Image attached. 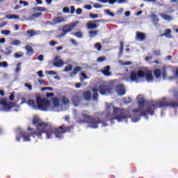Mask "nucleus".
<instances>
[{
    "mask_svg": "<svg viewBox=\"0 0 178 178\" xmlns=\"http://www.w3.org/2000/svg\"><path fill=\"white\" fill-rule=\"evenodd\" d=\"M32 124L36 129L35 131L31 134L26 131L21 132V137L24 138V141H31L30 137H37L39 140H42V134H46L47 139L52 138L54 134L56 138H63V134L70 133L73 129V126L67 127L64 124L58 128L52 127L49 122L41 121L38 116L33 117Z\"/></svg>",
    "mask_w": 178,
    "mask_h": 178,
    "instance_id": "f257e3e1",
    "label": "nucleus"
},
{
    "mask_svg": "<svg viewBox=\"0 0 178 178\" xmlns=\"http://www.w3.org/2000/svg\"><path fill=\"white\" fill-rule=\"evenodd\" d=\"M113 111V115L118 122H123L127 120L130 118V112L129 110L122 108H116L112 104H107L106 106V111L107 113H111Z\"/></svg>",
    "mask_w": 178,
    "mask_h": 178,
    "instance_id": "f03ea898",
    "label": "nucleus"
},
{
    "mask_svg": "<svg viewBox=\"0 0 178 178\" xmlns=\"http://www.w3.org/2000/svg\"><path fill=\"white\" fill-rule=\"evenodd\" d=\"M81 118L83 119L79 118L77 120L78 123H88L89 127L92 129H98V124H102V126H107V120H101L99 118H94L92 116L88 115L87 114H81Z\"/></svg>",
    "mask_w": 178,
    "mask_h": 178,
    "instance_id": "7ed1b4c3",
    "label": "nucleus"
},
{
    "mask_svg": "<svg viewBox=\"0 0 178 178\" xmlns=\"http://www.w3.org/2000/svg\"><path fill=\"white\" fill-rule=\"evenodd\" d=\"M36 104L38 109L40 111H47L50 105L49 100L41 98L40 95L36 96Z\"/></svg>",
    "mask_w": 178,
    "mask_h": 178,
    "instance_id": "20e7f679",
    "label": "nucleus"
},
{
    "mask_svg": "<svg viewBox=\"0 0 178 178\" xmlns=\"http://www.w3.org/2000/svg\"><path fill=\"white\" fill-rule=\"evenodd\" d=\"M79 24V22H73L69 24H65L62 29V33L59 35V37H65L67 33H70L76 26Z\"/></svg>",
    "mask_w": 178,
    "mask_h": 178,
    "instance_id": "39448f33",
    "label": "nucleus"
},
{
    "mask_svg": "<svg viewBox=\"0 0 178 178\" xmlns=\"http://www.w3.org/2000/svg\"><path fill=\"white\" fill-rule=\"evenodd\" d=\"M138 76H140V79L145 77L147 81L149 83L154 81V76L152 75V72L149 70H138Z\"/></svg>",
    "mask_w": 178,
    "mask_h": 178,
    "instance_id": "423d86ee",
    "label": "nucleus"
},
{
    "mask_svg": "<svg viewBox=\"0 0 178 178\" xmlns=\"http://www.w3.org/2000/svg\"><path fill=\"white\" fill-rule=\"evenodd\" d=\"M101 95H106V94H112V86L111 85L100 84L98 88Z\"/></svg>",
    "mask_w": 178,
    "mask_h": 178,
    "instance_id": "0eeeda50",
    "label": "nucleus"
},
{
    "mask_svg": "<svg viewBox=\"0 0 178 178\" xmlns=\"http://www.w3.org/2000/svg\"><path fill=\"white\" fill-rule=\"evenodd\" d=\"M102 22H104V19L88 21L86 24V27L88 30H95V29H98V27H99V24L98 23H102Z\"/></svg>",
    "mask_w": 178,
    "mask_h": 178,
    "instance_id": "6e6552de",
    "label": "nucleus"
},
{
    "mask_svg": "<svg viewBox=\"0 0 178 178\" xmlns=\"http://www.w3.org/2000/svg\"><path fill=\"white\" fill-rule=\"evenodd\" d=\"M0 104L1 105H2V106H3L5 109H6V111H10V109H12V108L15 106V103H13V102L8 103V102L6 99H2L0 102Z\"/></svg>",
    "mask_w": 178,
    "mask_h": 178,
    "instance_id": "1a4fd4ad",
    "label": "nucleus"
},
{
    "mask_svg": "<svg viewBox=\"0 0 178 178\" xmlns=\"http://www.w3.org/2000/svg\"><path fill=\"white\" fill-rule=\"evenodd\" d=\"M116 92L118 95H120L121 97H123L126 94V88H124V86L122 84H120L116 86Z\"/></svg>",
    "mask_w": 178,
    "mask_h": 178,
    "instance_id": "9d476101",
    "label": "nucleus"
},
{
    "mask_svg": "<svg viewBox=\"0 0 178 178\" xmlns=\"http://www.w3.org/2000/svg\"><path fill=\"white\" fill-rule=\"evenodd\" d=\"M126 0H99V2H102V3H109V5H113L117 2V3H124Z\"/></svg>",
    "mask_w": 178,
    "mask_h": 178,
    "instance_id": "9b49d317",
    "label": "nucleus"
},
{
    "mask_svg": "<svg viewBox=\"0 0 178 178\" xmlns=\"http://www.w3.org/2000/svg\"><path fill=\"white\" fill-rule=\"evenodd\" d=\"M65 65V63H63V60L62 59L59 58V56H56L54 60V66L55 67H62V66Z\"/></svg>",
    "mask_w": 178,
    "mask_h": 178,
    "instance_id": "f8f14e48",
    "label": "nucleus"
},
{
    "mask_svg": "<svg viewBox=\"0 0 178 178\" xmlns=\"http://www.w3.org/2000/svg\"><path fill=\"white\" fill-rule=\"evenodd\" d=\"M72 101L74 106H78V105H80V103L81 102V97L79 95H74L72 97Z\"/></svg>",
    "mask_w": 178,
    "mask_h": 178,
    "instance_id": "ddd939ff",
    "label": "nucleus"
},
{
    "mask_svg": "<svg viewBox=\"0 0 178 178\" xmlns=\"http://www.w3.org/2000/svg\"><path fill=\"white\" fill-rule=\"evenodd\" d=\"M135 38L137 41H144V40H145L146 38L145 33L143 32L137 31L136 33Z\"/></svg>",
    "mask_w": 178,
    "mask_h": 178,
    "instance_id": "4468645a",
    "label": "nucleus"
},
{
    "mask_svg": "<svg viewBox=\"0 0 178 178\" xmlns=\"http://www.w3.org/2000/svg\"><path fill=\"white\" fill-rule=\"evenodd\" d=\"M140 79V76H138V71H132L130 72V79L131 81H137Z\"/></svg>",
    "mask_w": 178,
    "mask_h": 178,
    "instance_id": "2eb2a0df",
    "label": "nucleus"
},
{
    "mask_svg": "<svg viewBox=\"0 0 178 178\" xmlns=\"http://www.w3.org/2000/svg\"><path fill=\"white\" fill-rule=\"evenodd\" d=\"M136 99L140 107H143L144 106V105H145V99H144V97L143 95H138Z\"/></svg>",
    "mask_w": 178,
    "mask_h": 178,
    "instance_id": "dca6fc26",
    "label": "nucleus"
},
{
    "mask_svg": "<svg viewBox=\"0 0 178 178\" xmlns=\"http://www.w3.org/2000/svg\"><path fill=\"white\" fill-rule=\"evenodd\" d=\"M52 22L53 23H54V24H59L60 23H65V22H66V19L62 17H56L53 18Z\"/></svg>",
    "mask_w": 178,
    "mask_h": 178,
    "instance_id": "f3484780",
    "label": "nucleus"
},
{
    "mask_svg": "<svg viewBox=\"0 0 178 178\" xmlns=\"http://www.w3.org/2000/svg\"><path fill=\"white\" fill-rule=\"evenodd\" d=\"M160 36L166 37V38H172V29H165L164 33H162Z\"/></svg>",
    "mask_w": 178,
    "mask_h": 178,
    "instance_id": "a211bd4d",
    "label": "nucleus"
},
{
    "mask_svg": "<svg viewBox=\"0 0 178 178\" xmlns=\"http://www.w3.org/2000/svg\"><path fill=\"white\" fill-rule=\"evenodd\" d=\"M1 52H2V54H4V55H7L8 56L10 55L12 52H13V47L12 46H8L6 48V51L1 50Z\"/></svg>",
    "mask_w": 178,
    "mask_h": 178,
    "instance_id": "6ab92c4d",
    "label": "nucleus"
},
{
    "mask_svg": "<svg viewBox=\"0 0 178 178\" xmlns=\"http://www.w3.org/2000/svg\"><path fill=\"white\" fill-rule=\"evenodd\" d=\"M83 97L85 101H90L92 98L91 92L90 90H86L83 93Z\"/></svg>",
    "mask_w": 178,
    "mask_h": 178,
    "instance_id": "aec40b11",
    "label": "nucleus"
},
{
    "mask_svg": "<svg viewBox=\"0 0 178 178\" xmlns=\"http://www.w3.org/2000/svg\"><path fill=\"white\" fill-rule=\"evenodd\" d=\"M25 49L27 51L26 55H28V56L34 55V49H33V47L27 45L25 47Z\"/></svg>",
    "mask_w": 178,
    "mask_h": 178,
    "instance_id": "412c9836",
    "label": "nucleus"
},
{
    "mask_svg": "<svg viewBox=\"0 0 178 178\" xmlns=\"http://www.w3.org/2000/svg\"><path fill=\"white\" fill-rule=\"evenodd\" d=\"M109 70H111V66L107 65L104 67V70H103L102 72L103 73V74H104V76H106L108 77L111 76V72Z\"/></svg>",
    "mask_w": 178,
    "mask_h": 178,
    "instance_id": "4be33fe9",
    "label": "nucleus"
},
{
    "mask_svg": "<svg viewBox=\"0 0 178 178\" xmlns=\"http://www.w3.org/2000/svg\"><path fill=\"white\" fill-rule=\"evenodd\" d=\"M26 34H29V37H34V35L40 34V31H35L34 29L28 30Z\"/></svg>",
    "mask_w": 178,
    "mask_h": 178,
    "instance_id": "5701e85b",
    "label": "nucleus"
},
{
    "mask_svg": "<svg viewBox=\"0 0 178 178\" xmlns=\"http://www.w3.org/2000/svg\"><path fill=\"white\" fill-rule=\"evenodd\" d=\"M159 16H161V17H162L163 20H167L168 22H170V20H173V17H172L171 15H168L166 14L161 13L159 15Z\"/></svg>",
    "mask_w": 178,
    "mask_h": 178,
    "instance_id": "b1692460",
    "label": "nucleus"
},
{
    "mask_svg": "<svg viewBox=\"0 0 178 178\" xmlns=\"http://www.w3.org/2000/svg\"><path fill=\"white\" fill-rule=\"evenodd\" d=\"M92 91H93V95H92L93 101H98V98L99 97V95L98 94V89L95 88L92 89Z\"/></svg>",
    "mask_w": 178,
    "mask_h": 178,
    "instance_id": "393cba45",
    "label": "nucleus"
},
{
    "mask_svg": "<svg viewBox=\"0 0 178 178\" xmlns=\"http://www.w3.org/2000/svg\"><path fill=\"white\" fill-rule=\"evenodd\" d=\"M81 70H83V67L76 66L73 69V71L71 73V74L72 76H76V74H77L79 72H81Z\"/></svg>",
    "mask_w": 178,
    "mask_h": 178,
    "instance_id": "a878e982",
    "label": "nucleus"
},
{
    "mask_svg": "<svg viewBox=\"0 0 178 178\" xmlns=\"http://www.w3.org/2000/svg\"><path fill=\"white\" fill-rule=\"evenodd\" d=\"M154 74L156 79H159L162 76V72L159 69H156L154 71Z\"/></svg>",
    "mask_w": 178,
    "mask_h": 178,
    "instance_id": "bb28decb",
    "label": "nucleus"
},
{
    "mask_svg": "<svg viewBox=\"0 0 178 178\" xmlns=\"http://www.w3.org/2000/svg\"><path fill=\"white\" fill-rule=\"evenodd\" d=\"M98 33H99V30H92L89 31V37L90 38H92L93 37H95L96 35H98Z\"/></svg>",
    "mask_w": 178,
    "mask_h": 178,
    "instance_id": "cd10ccee",
    "label": "nucleus"
},
{
    "mask_svg": "<svg viewBox=\"0 0 178 178\" xmlns=\"http://www.w3.org/2000/svg\"><path fill=\"white\" fill-rule=\"evenodd\" d=\"M27 104L29 106H31L34 109H37V105L35 104V101L29 99L28 100Z\"/></svg>",
    "mask_w": 178,
    "mask_h": 178,
    "instance_id": "c85d7f7f",
    "label": "nucleus"
},
{
    "mask_svg": "<svg viewBox=\"0 0 178 178\" xmlns=\"http://www.w3.org/2000/svg\"><path fill=\"white\" fill-rule=\"evenodd\" d=\"M33 10L34 12H45L47 8L45 7H34Z\"/></svg>",
    "mask_w": 178,
    "mask_h": 178,
    "instance_id": "c756f323",
    "label": "nucleus"
},
{
    "mask_svg": "<svg viewBox=\"0 0 178 178\" xmlns=\"http://www.w3.org/2000/svg\"><path fill=\"white\" fill-rule=\"evenodd\" d=\"M62 103L63 105H69V104H70V101L67 97H66V96H64L62 97Z\"/></svg>",
    "mask_w": 178,
    "mask_h": 178,
    "instance_id": "7c9ffc66",
    "label": "nucleus"
},
{
    "mask_svg": "<svg viewBox=\"0 0 178 178\" xmlns=\"http://www.w3.org/2000/svg\"><path fill=\"white\" fill-rule=\"evenodd\" d=\"M59 102H60L59 98H58V97L53 98V104L54 106H56V107L59 106Z\"/></svg>",
    "mask_w": 178,
    "mask_h": 178,
    "instance_id": "2f4dec72",
    "label": "nucleus"
},
{
    "mask_svg": "<svg viewBox=\"0 0 178 178\" xmlns=\"http://www.w3.org/2000/svg\"><path fill=\"white\" fill-rule=\"evenodd\" d=\"M40 16H42V13H36L32 14L31 16V19H37V17H40Z\"/></svg>",
    "mask_w": 178,
    "mask_h": 178,
    "instance_id": "473e14b6",
    "label": "nucleus"
},
{
    "mask_svg": "<svg viewBox=\"0 0 178 178\" xmlns=\"http://www.w3.org/2000/svg\"><path fill=\"white\" fill-rule=\"evenodd\" d=\"M72 69H73V65L72 64H70L64 68L63 72H70Z\"/></svg>",
    "mask_w": 178,
    "mask_h": 178,
    "instance_id": "72a5a7b5",
    "label": "nucleus"
},
{
    "mask_svg": "<svg viewBox=\"0 0 178 178\" xmlns=\"http://www.w3.org/2000/svg\"><path fill=\"white\" fill-rule=\"evenodd\" d=\"M95 48H96L97 51H101V49H102V45H101V43L97 42L95 44Z\"/></svg>",
    "mask_w": 178,
    "mask_h": 178,
    "instance_id": "f704fd0d",
    "label": "nucleus"
},
{
    "mask_svg": "<svg viewBox=\"0 0 178 178\" xmlns=\"http://www.w3.org/2000/svg\"><path fill=\"white\" fill-rule=\"evenodd\" d=\"M152 19L154 23H158V22H159V19L158 18V15H152Z\"/></svg>",
    "mask_w": 178,
    "mask_h": 178,
    "instance_id": "c9c22d12",
    "label": "nucleus"
},
{
    "mask_svg": "<svg viewBox=\"0 0 178 178\" xmlns=\"http://www.w3.org/2000/svg\"><path fill=\"white\" fill-rule=\"evenodd\" d=\"M74 35H75V37H77V38H83V33H81V31L76 32Z\"/></svg>",
    "mask_w": 178,
    "mask_h": 178,
    "instance_id": "e433bc0d",
    "label": "nucleus"
},
{
    "mask_svg": "<svg viewBox=\"0 0 178 178\" xmlns=\"http://www.w3.org/2000/svg\"><path fill=\"white\" fill-rule=\"evenodd\" d=\"M15 58L18 59L19 58H23V53L22 52H16L15 54Z\"/></svg>",
    "mask_w": 178,
    "mask_h": 178,
    "instance_id": "4c0bfd02",
    "label": "nucleus"
},
{
    "mask_svg": "<svg viewBox=\"0 0 178 178\" xmlns=\"http://www.w3.org/2000/svg\"><path fill=\"white\" fill-rule=\"evenodd\" d=\"M89 16L90 19H98V14H92V13H90Z\"/></svg>",
    "mask_w": 178,
    "mask_h": 178,
    "instance_id": "58836bf2",
    "label": "nucleus"
},
{
    "mask_svg": "<svg viewBox=\"0 0 178 178\" xmlns=\"http://www.w3.org/2000/svg\"><path fill=\"white\" fill-rule=\"evenodd\" d=\"M22 65V63H18L17 64V67L15 68V73H19L20 72V65Z\"/></svg>",
    "mask_w": 178,
    "mask_h": 178,
    "instance_id": "ea45409f",
    "label": "nucleus"
},
{
    "mask_svg": "<svg viewBox=\"0 0 178 178\" xmlns=\"http://www.w3.org/2000/svg\"><path fill=\"white\" fill-rule=\"evenodd\" d=\"M0 67H8V63L6 61L0 62Z\"/></svg>",
    "mask_w": 178,
    "mask_h": 178,
    "instance_id": "a19ab883",
    "label": "nucleus"
},
{
    "mask_svg": "<svg viewBox=\"0 0 178 178\" xmlns=\"http://www.w3.org/2000/svg\"><path fill=\"white\" fill-rule=\"evenodd\" d=\"M161 74L163 76V79H166L167 75H166V68L164 67L162 70Z\"/></svg>",
    "mask_w": 178,
    "mask_h": 178,
    "instance_id": "79ce46f5",
    "label": "nucleus"
},
{
    "mask_svg": "<svg viewBox=\"0 0 178 178\" xmlns=\"http://www.w3.org/2000/svg\"><path fill=\"white\" fill-rule=\"evenodd\" d=\"M47 90H49V91H53L54 88H52V87H43V88H42V91H47Z\"/></svg>",
    "mask_w": 178,
    "mask_h": 178,
    "instance_id": "37998d69",
    "label": "nucleus"
},
{
    "mask_svg": "<svg viewBox=\"0 0 178 178\" xmlns=\"http://www.w3.org/2000/svg\"><path fill=\"white\" fill-rule=\"evenodd\" d=\"M1 34H3L4 35H9V34H10V31L9 30L1 31Z\"/></svg>",
    "mask_w": 178,
    "mask_h": 178,
    "instance_id": "c03bdc74",
    "label": "nucleus"
},
{
    "mask_svg": "<svg viewBox=\"0 0 178 178\" xmlns=\"http://www.w3.org/2000/svg\"><path fill=\"white\" fill-rule=\"evenodd\" d=\"M106 13L109 16H111V17H114L115 13L111 12L110 10H106Z\"/></svg>",
    "mask_w": 178,
    "mask_h": 178,
    "instance_id": "a18cd8bd",
    "label": "nucleus"
},
{
    "mask_svg": "<svg viewBox=\"0 0 178 178\" xmlns=\"http://www.w3.org/2000/svg\"><path fill=\"white\" fill-rule=\"evenodd\" d=\"M20 5H24V6H29V2L26 1L21 0L19 1Z\"/></svg>",
    "mask_w": 178,
    "mask_h": 178,
    "instance_id": "49530a36",
    "label": "nucleus"
},
{
    "mask_svg": "<svg viewBox=\"0 0 178 178\" xmlns=\"http://www.w3.org/2000/svg\"><path fill=\"white\" fill-rule=\"evenodd\" d=\"M22 44V42L19 40H16L13 41V43H12L13 45H20Z\"/></svg>",
    "mask_w": 178,
    "mask_h": 178,
    "instance_id": "de8ad7c7",
    "label": "nucleus"
},
{
    "mask_svg": "<svg viewBox=\"0 0 178 178\" xmlns=\"http://www.w3.org/2000/svg\"><path fill=\"white\" fill-rule=\"evenodd\" d=\"M94 8H95V9H99V8H102V5L96 3L93 5Z\"/></svg>",
    "mask_w": 178,
    "mask_h": 178,
    "instance_id": "09e8293b",
    "label": "nucleus"
},
{
    "mask_svg": "<svg viewBox=\"0 0 178 178\" xmlns=\"http://www.w3.org/2000/svg\"><path fill=\"white\" fill-rule=\"evenodd\" d=\"M76 15H81V13H83V9L80 8H77L76 10Z\"/></svg>",
    "mask_w": 178,
    "mask_h": 178,
    "instance_id": "8fccbe9b",
    "label": "nucleus"
},
{
    "mask_svg": "<svg viewBox=\"0 0 178 178\" xmlns=\"http://www.w3.org/2000/svg\"><path fill=\"white\" fill-rule=\"evenodd\" d=\"M84 9H88V10H91L92 9V6L91 5H85Z\"/></svg>",
    "mask_w": 178,
    "mask_h": 178,
    "instance_id": "3c124183",
    "label": "nucleus"
},
{
    "mask_svg": "<svg viewBox=\"0 0 178 178\" xmlns=\"http://www.w3.org/2000/svg\"><path fill=\"white\" fill-rule=\"evenodd\" d=\"M70 9H69V8H67V7H64L63 8V12L64 13H69V12H70Z\"/></svg>",
    "mask_w": 178,
    "mask_h": 178,
    "instance_id": "603ef678",
    "label": "nucleus"
},
{
    "mask_svg": "<svg viewBox=\"0 0 178 178\" xmlns=\"http://www.w3.org/2000/svg\"><path fill=\"white\" fill-rule=\"evenodd\" d=\"M105 57L104 56H100L97 58V62H104V60H105Z\"/></svg>",
    "mask_w": 178,
    "mask_h": 178,
    "instance_id": "864d4df0",
    "label": "nucleus"
},
{
    "mask_svg": "<svg viewBox=\"0 0 178 178\" xmlns=\"http://www.w3.org/2000/svg\"><path fill=\"white\" fill-rule=\"evenodd\" d=\"M46 73H47V74H54V75L56 74V72H55V71H54V70L46 71Z\"/></svg>",
    "mask_w": 178,
    "mask_h": 178,
    "instance_id": "5fc2aeb1",
    "label": "nucleus"
},
{
    "mask_svg": "<svg viewBox=\"0 0 178 178\" xmlns=\"http://www.w3.org/2000/svg\"><path fill=\"white\" fill-rule=\"evenodd\" d=\"M154 55H156L157 56H160L161 55V51L159 50H155L154 52H153Z\"/></svg>",
    "mask_w": 178,
    "mask_h": 178,
    "instance_id": "6e6d98bb",
    "label": "nucleus"
},
{
    "mask_svg": "<svg viewBox=\"0 0 178 178\" xmlns=\"http://www.w3.org/2000/svg\"><path fill=\"white\" fill-rule=\"evenodd\" d=\"M25 87H27V88H29V90H33V86H31V84H29V83H26Z\"/></svg>",
    "mask_w": 178,
    "mask_h": 178,
    "instance_id": "4d7b16f0",
    "label": "nucleus"
},
{
    "mask_svg": "<svg viewBox=\"0 0 178 178\" xmlns=\"http://www.w3.org/2000/svg\"><path fill=\"white\" fill-rule=\"evenodd\" d=\"M81 76L83 77V79H87L88 78V76H87V74H86V73L84 72H81Z\"/></svg>",
    "mask_w": 178,
    "mask_h": 178,
    "instance_id": "13d9d810",
    "label": "nucleus"
},
{
    "mask_svg": "<svg viewBox=\"0 0 178 178\" xmlns=\"http://www.w3.org/2000/svg\"><path fill=\"white\" fill-rule=\"evenodd\" d=\"M38 60H40V62H42V60H44V56L43 55H40L38 57Z\"/></svg>",
    "mask_w": 178,
    "mask_h": 178,
    "instance_id": "bf43d9fd",
    "label": "nucleus"
},
{
    "mask_svg": "<svg viewBox=\"0 0 178 178\" xmlns=\"http://www.w3.org/2000/svg\"><path fill=\"white\" fill-rule=\"evenodd\" d=\"M10 101H13L15 99V95L13 93H11L9 96Z\"/></svg>",
    "mask_w": 178,
    "mask_h": 178,
    "instance_id": "052dcab7",
    "label": "nucleus"
},
{
    "mask_svg": "<svg viewBox=\"0 0 178 178\" xmlns=\"http://www.w3.org/2000/svg\"><path fill=\"white\" fill-rule=\"evenodd\" d=\"M54 94L52 92L47 93L46 97L47 98H51V97H54Z\"/></svg>",
    "mask_w": 178,
    "mask_h": 178,
    "instance_id": "680f3d73",
    "label": "nucleus"
},
{
    "mask_svg": "<svg viewBox=\"0 0 178 178\" xmlns=\"http://www.w3.org/2000/svg\"><path fill=\"white\" fill-rule=\"evenodd\" d=\"M38 74L39 77H44V74H42V70H40L37 72Z\"/></svg>",
    "mask_w": 178,
    "mask_h": 178,
    "instance_id": "e2e57ef3",
    "label": "nucleus"
},
{
    "mask_svg": "<svg viewBox=\"0 0 178 178\" xmlns=\"http://www.w3.org/2000/svg\"><path fill=\"white\" fill-rule=\"evenodd\" d=\"M6 17L9 20H12V19H13V15H8L6 16Z\"/></svg>",
    "mask_w": 178,
    "mask_h": 178,
    "instance_id": "0e129e2a",
    "label": "nucleus"
},
{
    "mask_svg": "<svg viewBox=\"0 0 178 178\" xmlns=\"http://www.w3.org/2000/svg\"><path fill=\"white\" fill-rule=\"evenodd\" d=\"M70 42L74 44V45H77V41L74 39H70Z\"/></svg>",
    "mask_w": 178,
    "mask_h": 178,
    "instance_id": "69168bd1",
    "label": "nucleus"
},
{
    "mask_svg": "<svg viewBox=\"0 0 178 178\" xmlns=\"http://www.w3.org/2000/svg\"><path fill=\"white\" fill-rule=\"evenodd\" d=\"M75 10H76V8H74V6H71V13L72 14L74 13Z\"/></svg>",
    "mask_w": 178,
    "mask_h": 178,
    "instance_id": "338daca9",
    "label": "nucleus"
},
{
    "mask_svg": "<svg viewBox=\"0 0 178 178\" xmlns=\"http://www.w3.org/2000/svg\"><path fill=\"white\" fill-rule=\"evenodd\" d=\"M76 88H80L81 87V83H78L75 84Z\"/></svg>",
    "mask_w": 178,
    "mask_h": 178,
    "instance_id": "774afa93",
    "label": "nucleus"
}]
</instances>
